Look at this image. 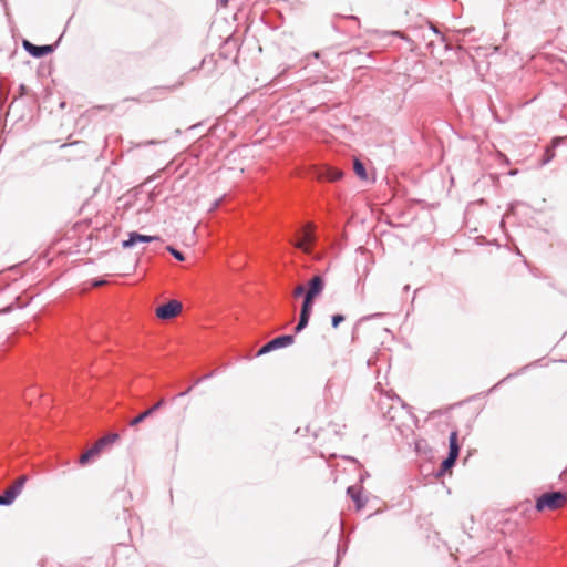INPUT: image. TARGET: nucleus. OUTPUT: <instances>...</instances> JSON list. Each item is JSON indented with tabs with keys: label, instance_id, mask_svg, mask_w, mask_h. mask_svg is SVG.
<instances>
[{
	"label": "nucleus",
	"instance_id": "nucleus-1",
	"mask_svg": "<svg viewBox=\"0 0 567 567\" xmlns=\"http://www.w3.org/2000/svg\"><path fill=\"white\" fill-rule=\"evenodd\" d=\"M566 501L567 494L564 492L545 493L537 498L535 508L538 512H543L545 509L554 511L560 508Z\"/></svg>",
	"mask_w": 567,
	"mask_h": 567
},
{
	"label": "nucleus",
	"instance_id": "nucleus-2",
	"mask_svg": "<svg viewBox=\"0 0 567 567\" xmlns=\"http://www.w3.org/2000/svg\"><path fill=\"white\" fill-rule=\"evenodd\" d=\"M120 436L116 433H112L101 437L95 442V444L91 449H89L81 455L80 464H86L92 457L97 456L105 446L116 442Z\"/></svg>",
	"mask_w": 567,
	"mask_h": 567
},
{
	"label": "nucleus",
	"instance_id": "nucleus-3",
	"mask_svg": "<svg viewBox=\"0 0 567 567\" xmlns=\"http://www.w3.org/2000/svg\"><path fill=\"white\" fill-rule=\"evenodd\" d=\"M182 311V303L177 300H171L156 309V316L162 320H168L176 317Z\"/></svg>",
	"mask_w": 567,
	"mask_h": 567
},
{
	"label": "nucleus",
	"instance_id": "nucleus-4",
	"mask_svg": "<svg viewBox=\"0 0 567 567\" xmlns=\"http://www.w3.org/2000/svg\"><path fill=\"white\" fill-rule=\"evenodd\" d=\"M449 456L443 461L442 463V467L443 470H449L450 467H452L458 456V453H460V447H458V444H457V432L456 431H453L451 434H450V437H449Z\"/></svg>",
	"mask_w": 567,
	"mask_h": 567
},
{
	"label": "nucleus",
	"instance_id": "nucleus-5",
	"mask_svg": "<svg viewBox=\"0 0 567 567\" xmlns=\"http://www.w3.org/2000/svg\"><path fill=\"white\" fill-rule=\"evenodd\" d=\"M25 481V476L19 477L11 487L2 493V506L11 505L16 501V498L22 492Z\"/></svg>",
	"mask_w": 567,
	"mask_h": 567
},
{
	"label": "nucleus",
	"instance_id": "nucleus-6",
	"mask_svg": "<svg viewBox=\"0 0 567 567\" xmlns=\"http://www.w3.org/2000/svg\"><path fill=\"white\" fill-rule=\"evenodd\" d=\"M312 301H313V298L309 297L308 295H305L299 322L295 329L296 332H300L301 330H303L307 327V324L309 322L310 315H311V310H312Z\"/></svg>",
	"mask_w": 567,
	"mask_h": 567
},
{
	"label": "nucleus",
	"instance_id": "nucleus-7",
	"mask_svg": "<svg viewBox=\"0 0 567 567\" xmlns=\"http://www.w3.org/2000/svg\"><path fill=\"white\" fill-rule=\"evenodd\" d=\"M156 240H159V237L142 235L136 231H131L128 234V238L122 241V247L127 249L134 247L138 243H152Z\"/></svg>",
	"mask_w": 567,
	"mask_h": 567
},
{
	"label": "nucleus",
	"instance_id": "nucleus-8",
	"mask_svg": "<svg viewBox=\"0 0 567 567\" xmlns=\"http://www.w3.org/2000/svg\"><path fill=\"white\" fill-rule=\"evenodd\" d=\"M324 290V280L320 276H315L308 284V289L306 295L311 298H317Z\"/></svg>",
	"mask_w": 567,
	"mask_h": 567
},
{
	"label": "nucleus",
	"instance_id": "nucleus-9",
	"mask_svg": "<svg viewBox=\"0 0 567 567\" xmlns=\"http://www.w3.org/2000/svg\"><path fill=\"white\" fill-rule=\"evenodd\" d=\"M23 47L34 58L44 56L53 51L52 45H34L29 41H24Z\"/></svg>",
	"mask_w": 567,
	"mask_h": 567
},
{
	"label": "nucleus",
	"instance_id": "nucleus-10",
	"mask_svg": "<svg viewBox=\"0 0 567 567\" xmlns=\"http://www.w3.org/2000/svg\"><path fill=\"white\" fill-rule=\"evenodd\" d=\"M164 404V400L158 401L155 405H153L151 409L144 411L143 413L138 414L136 417L131 420L130 425L136 426L141 422H143L145 419L151 416L157 409H159Z\"/></svg>",
	"mask_w": 567,
	"mask_h": 567
},
{
	"label": "nucleus",
	"instance_id": "nucleus-11",
	"mask_svg": "<svg viewBox=\"0 0 567 567\" xmlns=\"http://www.w3.org/2000/svg\"><path fill=\"white\" fill-rule=\"evenodd\" d=\"M272 347L276 349L285 348L293 343V337L290 334H285L277 337L272 340H270Z\"/></svg>",
	"mask_w": 567,
	"mask_h": 567
},
{
	"label": "nucleus",
	"instance_id": "nucleus-12",
	"mask_svg": "<svg viewBox=\"0 0 567 567\" xmlns=\"http://www.w3.org/2000/svg\"><path fill=\"white\" fill-rule=\"evenodd\" d=\"M347 494L355 503L358 509L363 508V506L365 505V501L361 497L360 491L357 487H353V486L348 487Z\"/></svg>",
	"mask_w": 567,
	"mask_h": 567
},
{
	"label": "nucleus",
	"instance_id": "nucleus-13",
	"mask_svg": "<svg viewBox=\"0 0 567 567\" xmlns=\"http://www.w3.org/2000/svg\"><path fill=\"white\" fill-rule=\"evenodd\" d=\"M342 175H343V173L336 168H327V171H326V178L331 182L340 179L342 177Z\"/></svg>",
	"mask_w": 567,
	"mask_h": 567
},
{
	"label": "nucleus",
	"instance_id": "nucleus-14",
	"mask_svg": "<svg viewBox=\"0 0 567 567\" xmlns=\"http://www.w3.org/2000/svg\"><path fill=\"white\" fill-rule=\"evenodd\" d=\"M353 169H354L355 174H357L361 179H365V178H367V172H365L364 165H363L359 159H355V161H354V163H353Z\"/></svg>",
	"mask_w": 567,
	"mask_h": 567
},
{
	"label": "nucleus",
	"instance_id": "nucleus-15",
	"mask_svg": "<svg viewBox=\"0 0 567 567\" xmlns=\"http://www.w3.org/2000/svg\"><path fill=\"white\" fill-rule=\"evenodd\" d=\"M275 350V348L272 347L271 342H267L264 347H261L259 350H258V353L257 355L260 357V355H264L270 351Z\"/></svg>",
	"mask_w": 567,
	"mask_h": 567
},
{
	"label": "nucleus",
	"instance_id": "nucleus-16",
	"mask_svg": "<svg viewBox=\"0 0 567 567\" xmlns=\"http://www.w3.org/2000/svg\"><path fill=\"white\" fill-rule=\"evenodd\" d=\"M167 251H169L177 260L179 261H183L185 258L183 256L182 252H179L178 250H176L174 247L172 246H167Z\"/></svg>",
	"mask_w": 567,
	"mask_h": 567
},
{
	"label": "nucleus",
	"instance_id": "nucleus-17",
	"mask_svg": "<svg viewBox=\"0 0 567 567\" xmlns=\"http://www.w3.org/2000/svg\"><path fill=\"white\" fill-rule=\"evenodd\" d=\"M306 228H307L308 230H306V231H305L303 240H305V241H312V240H313V235H312V234H311V231H310V230H311V228H312V225H311V224H308V225L306 226Z\"/></svg>",
	"mask_w": 567,
	"mask_h": 567
},
{
	"label": "nucleus",
	"instance_id": "nucleus-18",
	"mask_svg": "<svg viewBox=\"0 0 567 567\" xmlns=\"http://www.w3.org/2000/svg\"><path fill=\"white\" fill-rule=\"evenodd\" d=\"M306 292H307V291H306V288H305V286H302V285H299V286H297V287L293 289V296H295L296 298L301 297L302 295H306Z\"/></svg>",
	"mask_w": 567,
	"mask_h": 567
},
{
	"label": "nucleus",
	"instance_id": "nucleus-19",
	"mask_svg": "<svg viewBox=\"0 0 567 567\" xmlns=\"http://www.w3.org/2000/svg\"><path fill=\"white\" fill-rule=\"evenodd\" d=\"M344 320V317L342 315H334L332 316V327L337 328L339 323H341Z\"/></svg>",
	"mask_w": 567,
	"mask_h": 567
},
{
	"label": "nucleus",
	"instance_id": "nucleus-20",
	"mask_svg": "<svg viewBox=\"0 0 567 567\" xmlns=\"http://www.w3.org/2000/svg\"><path fill=\"white\" fill-rule=\"evenodd\" d=\"M295 246L301 250H303L305 252H309L310 251V248L308 245H306V241L305 240H299L295 244Z\"/></svg>",
	"mask_w": 567,
	"mask_h": 567
},
{
	"label": "nucleus",
	"instance_id": "nucleus-21",
	"mask_svg": "<svg viewBox=\"0 0 567 567\" xmlns=\"http://www.w3.org/2000/svg\"><path fill=\"white\" fill-rule=\"evenodd\" d=\"M558 142H559V138H555L553 143L556 146L558 144Z\"/></svg>",
	"mask_w": 567,
	"mask_h": 567
},
{
	"label": "nucleus",
	"instance_id": "nucleus-22",
	"mask_svg": "<svg viewBox=\"0 0 567 567\" xmlns=\"http://www.w3.org/2000/svg\"><path fill=\"white\" fill-rule=\"evenodd\" d=\"M227 1H228V0H221V2H223L224 4H226V3H227Z\"/></svg>",
	"mask_w": 567,
	"mask_h": 567
}]
</instances>
